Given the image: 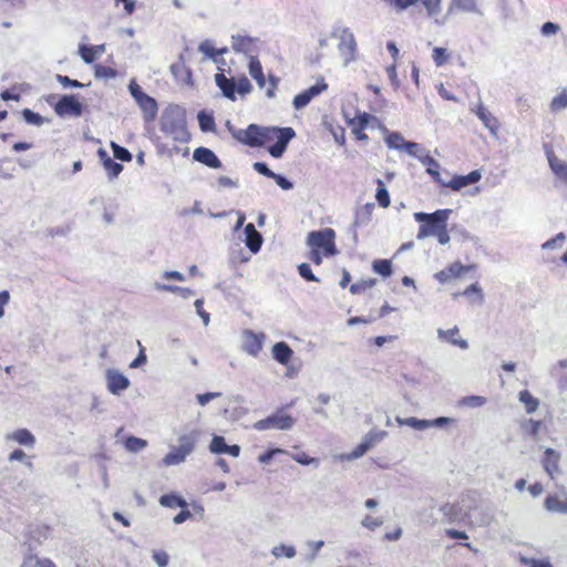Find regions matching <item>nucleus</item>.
<instances>
[{"label": "nucleus", "instance_id": "nucleus-35", "mask_svg": "<svg viewBox=\"0 0 567 567\" xmlns=\"http://www.w3.org/2000/svg\"><path fill=\"white\" fill-rule=\"evenodd\" d=\"M377 121V117L363 112L359 113L357 116H354L350 122V126H355L358 131L365 130L371 122Z\"/></svg>", "mask_w": 567, "mask_h": 567}, {"label": "nucleus", "instance_id": "nucleus-51", "mask_svg": "<svg viewBox=\"0 0 567 567\" xmlns=\"http://www.w3.org/2000/svg\"><path fill=\"white\" fill-rule=\"evenodd\" d=\"M386 436L385 431H371L364 436L365 443H369V447H373L377 443L381 442Z\"/></svg>", "mask_w": 567, "mask_h": 567}, {"label": "nucleus", "instance_id": "nucleus-53", "mask_svg": "<svg viewBox=\"0 0 567 567\" xmlns=\"http://www.w3.org/2000/svg\"><path fill=\"white\" fill-rule=\"evenodd\" d=\"M374 285H375V279L358 281V282L352 284L350 286V292L353 293V295H358L361 291H363V290H365L368 288L373 287Z\"/></svg>", "mask_w": 567, "mask_h": 567}, {"label": "nucleus", "instance_id": "nucleus-2", "mask_svg": "<svg viewBox=\"0 0 567 567\" xmlns=\"http://www.w3.org/2000/svg\"><path fill=\"white\" fill-rule=\"evenodd\" d=\"M306 244L309 247L308 258L316 266H320L324 257H332L339 252L336 246V231L329 227L308 233Z\"/></svg>", "mask_w": 567, "mask_h": 567}, {"label": "nucleus", "instance_id": "nucleus-60", "mask_svg": "<svg viewBox=\"0 0 567 567\" xmlns=\"http://www.w3.org/2000/svg\"><path fill=\"white\" fill-rule=\"evenodd\" d=\"M486 402V399L484 396L480 395H470L465 396L462 400V403L468 406H481Z\"/></svg>", "mask_w": 567, "mask_h": 567}, {"label": "nucleus", "instance_id": "nucleus-21", "mask_svg": "<svg viewBox=\"0 0 567 567\" xmlns=\"http://www.w3.org/2000/svg\"><path fill=\"white\" fill-rule=\"evenodd\" d=\"M437 334H439V338L443 341H446L454 346H457L461 349L467 348V342L464 339L460 338V336H458L457 327H454V328L447 329V330L439 329Z\"/></svg>", "mask_w": 567, "mask_h": 567}, {"label": "nucleus", "instance_id": "nucleus-56", "mask_svg": "<svg viewBox=\"0 0 567 567\" xmlns=\"http://www.w3.org/2000/svg\"><path fill=\"white\" fill-rule=\"evenodd\" d=\"M362 526L370 530H374L383 524V520L380 517H373L371 515H365L361 522Z\"/></svg>", "mask_w": 567, "mask_h": 567}, {"label": "nucleus", "instance_id": "nucleus-27", "mask_svg": "<svg viewBox=\"0 0 567 567\" xmlns=\"http://www.w3.org/2000/svg\"><path fill=\"white\" fill-rule=\"evenodd\" d=\"M248 66L251 78L257 82L260 89H264L266 86V78L259 59L257 56H250Z\"/></svg>", "mask_w": 567, "mask_h": 567}, {"label": "nucleus", "instance_id": "nucleus-1", "mask_svg": "<svg viewBox=\"0 0 567 567\" xmlns=\"http://www.w3.org/2000/svg\"><path fill=\"white\" fill-rule=\"evenodd\" d=\"M451 213V209H437L432 214L415 213V220L421 223L416 238L434 236L441 245H446L450 241L447 220Z\"/></svg>", "mask_w": 567, "mask_h": 567}, {"label": "nucleus", "instance_id": "nucleus-18", "mask_svg": "<svg viewBox=\"0 0 567 567\" xmlns=\"http://www.w3.org/2000/svg\"><path fill=\"white\" fill-rule=\"evenodd\" d=\"M474 113L492 133H496L498 131L499 122L497 117H495L482 103L476 105Z\"/></svg>", "mask_w": 567, "mask_h": 567}, {"label": "nucleus", "instance_id": "nucleus-50", "mask_svg": "<svg viewBox=\"0 0 567 567\" xmlns=\"http://www.w3.org/2000/svg\"><path fill=\"white\" fill-rule=\"evenodd\" d=\"M22 116L27 123L38 125V126L42 125L44 122L43 117L39 113H35V112L31 111L30 109H24L22 111Z\"/></svg>", "mask_w": 567, "mask_h": 567}, {"label": "nucleus", "instance_id": "nucleus-43", "mask_svg": "<svg viewBox=\"0 0 567 567\" xmlns=\"http://www.w3.org/2000/svg\"><path fill=\"white\" fill-rule=\"evenodd\" d=\"M186 455L184 453H182L178 449H174L165 455L163 463L165 465H175L182 463Z\"/></svg>", "mask_w": 567, "mask_h": 567}, {"label": "nucleus", "instance_id": "nucleus-44", "mask_svg": "<svg viewBox=\"0 0 567 567\" xmlns=\"http://www.w3.org/2000/svg\"><path fill=\"white\" fill-rule=\"evenodd\" d=\"M113 155L116 159H120L122 162H131L132 161V154L130 151L123 146H120L118 144L112 142L111 144Z\"/></svg>", "mask_w": 567, "mask_h": 567}, {"label": "nucleus", "instance_id": "nucleus-12", "mask_svg": "<svg viewBox=\"0 0 567 567\" xmlns=\"http://www.w3.org/2000/svg\"><path fill=\"white\" fill-rule=\"evenodd\" d=\"M560 453L554 449H546L542 458V464L545 472L550 478H555L560 473L559 468Z\"/></svg>", "mask_w": 567, "mask_h": 567}, {"label": "nucleus", "instance_id": "nucleus-24", "mask_svg": "<svg viewBox=\"0 0 567 567\" xmlns=\"http://www.w3.org/2000/svg\"><path fill=\"white\" fill-rule=\"evenodd\" d=\"M164 131L167 132L174 141L181 143H187L190 138V134L188 133L184 123L172 124L169 126L165 124Z\"/></svg>", "mask_w": 567, "mask_h": 567}, {"label": "nucleus", "instance_id": "nucleus-17", "mask_svg": "<svg viewBox=\"0 0 567 567\" xmlns=\"http://www.w3.org/2000/svg\"><path fill=\"white\" fill-rule=\"evenodd\" d=\"M546 156L556 177L563 182H567V163L559 159L550 147L546 150Z\"/></svg>", "mask_w": 567, "mask_h": 567}, {"label": "nucleus", "instance_id": "nucleus-39", "mask_svg": "<svg viewBox=\"0 0 567 567\" xmlns=\"http://www.w3.org/2000/svg\"><path fill=\"white\" fill-rule=\"evenodd\" d=\"M35 561L34 567H56L55 564L49 558H38L35 555H28L21 567H29L32 561Z\"/></svg>", "mask_w": 567, "mask_h": 567}, {"label": "nucleus", "instance_id": "nucleus-52", "mask_svg": "<svg viewBox=\"0 0 567 567\" xmlns=\"http://www.w3.org/2000/svg\"><path fill=\"white\" fill-rule=\"evenodd\" d=\"M198 122H199L200 130L204 132H209V131L215 130V122H214L213 116H210V115L200 113L198 115Z\"/></svg>", "mask_w": 567, "mask_h": 567}, {"label": "nucleus", "instance_id": "nucleus-31", "mask_svg": "<svg viewBox=\"0 0 567 567\" xmlns=\"http://www.w3.org/2000/svg\"><path fill=\"white\" fill-rule=\"evenodd\" d=\"M518 399L525 405L527 413L535 412L539 406L538 399L534 398L528 390H522L518 393Z\"/></svg>", "mask_w": 567, "mask_h": 567}, {"label": "nucleus", "instance_id": "nucleus-4", "mask_svg": "<svg viewBox=\"0 0 567 567\" xmlns=\"http://www.w3.org/2000/svg\"><path fill=\"white\" fill-rule=\"evenodd\" d=\"M224 72V70H220V72L215 75V83L220 89L224 96L235 101L236 92L245 95L251 91L252 86L245 75L239 76L235 81L233 78H227Z\"/></svg>", "mask_w": 567, "mask_h": 567}, {"label": "nucleus", "instance_id": "nucleus-54", "mask_svg": "<svg viewBox=\"0 0 567 567\" xmlns=\"http://www.w3.org/2000/svg\"><path fill=\"white\" fill-rule=\"evenodd\" d=\"M286 451L282 450V449H279V447H276V449H270L264 453H261L259 456H258V462L260 464H268L270 463V461L272 460V457L277 454H285Z\"/></svg>", "mask_w": 567, "mask_h": 567}, {"label": "nucleus", "instance_id": "nucleus-48", "mask_svg": "<svg viewBox=\"0 0 567 567\" xmlns=\"http://www.w3.org/2000/svg\"><path fill=\"white\" fill-rule=\"evenodd\" d=\"M298 274L307 281L319 282V278L312 272L307 262H302L298 266Z\"/></svg>", "mask_w": 567, "mask_h": 567}, {"label": "nucleus", "instance_id": "nucleus-64", "mask_svg": "<svg viewBox=\"0 0 567 567\" xmlns=\"http://www.w3.org/2000/svg\"><path fill=\"white\" fill-rule=\"evenodd\" d=\"M153 559L159 567H166L168 564V555L164 550L154 551Z\"/></svg>", "mask_w": 567, "mask_h": 567}, {"label": "nucleus", "instance_id": "nucleus-13", "mask_svg": "<svg viewBox=\"0 0 567 567\" xmlns=\"http://www.w3.org/2000/svg\"><path fill=\"white\" fill-rule=\"evenodd\" d=\"M481 177L482 175L478 171H472L467 175H456L447 183L443 182L442 186L449 187L453 190H460L463 187L477 183Z\"/></svg>", "mask_w": 567, "mask_h": 567}, {"label": "nucleus", "instance_id": "nucleus-32", "mask_svg": "<svg viewBox=\"0 0 567 567\" xmlns=\"http://www.w3.org/2000/svg\"><path fill=\"white\" fill-rule=\"evenodd\" d=\"M104 47L97 45V47H89V45H81L80 47V55L83 59L85 63H92L96 59L97 54L103 53Z\"/></svg>", "mask_w": 567, "mask_h": 567}, {"label": "nucleus", "instance_id": "nucleus-15", "mask_svg": "<svg viewBox=\"0 0 567 567\" xmlns=\"http://www.w3.org/2000/svg\"><path fill=\"white\" fill-rule=\"evenodd\" d=\"M262 127L256 124H250L246 130L241 131L238 135V140L250 147L260 146Z\"/></svg>", "mask_w": 567, "mask_h": 567}, {"label": "nucleus", "instance_id": "nucleus-46", "mask_svg": "<svg viewBox=\"0 0 567 567\" xmlns=\"http://www.w3.org/2000/svg\"><path fill=\"white\" fill-rule=\"evenodd\" d=\"M540 426H542V422L533 420V419L526 420L522 424V427H523L524 432L526 434H528L529 436H533V437L538 435Z\"/></svg>", "mask_w": 567, "mask_h": 567}, {"label": "nucleus", "instance_id": "nucleus-22", "mask_svg": "<svg viewBox=\"0 0 567 567\" xmlns=\"http://www.w3.org/2000/svg\"><path fill=\"white\" fill-rule=\"evenodd\" d=\"M7 440H11L17 442L20 445H24L27 447H33L35 444L34 435L27 429H19L7 435Z\"/></svg>", "mask_w": 567, "mask_h": 567}, {"label": "nucleus", "instance_id": "nucleus-11", "mask_svg": "<svg viewBox=\"0 0 567 567\" xmlns=\"http://www.w3.org/2000/svg\"><path fill=\"white\" fill-rule=\"evenodd\" d=\"M106 383L107 390L112 394L118 395L121 392L126 390L130 386V380L118 371L114 369H109L106 371Z\"/></svg>", "mask_w": 567, "mask_h": 567}, {"label": "nucleus", "instance_id": "nucleus-10", "mask_svg": "<svg viewBox=\"0 0 567 567\" xmlns=\"http://www.w3.org/2000/svg\"><path fill=\"white\" fill-rule=\"evenodd\" d=\"M327 89L328 84L326 83L324 79H321L317 84L310 86L293 97L292 103L295 109L300 110L307 106L315 96L319 95Z\"/></svg>", "mask_w": 567, "mask_h": 567}, {"label": "nucleus", "instance_id": "nucleus-23", "mask_svg": "<svg viewBox=\"0 0 567 567\" xmlns=\"http://www.w3.org/2000/svg\"><path fill=\"white\" fill-rule=\"evenodd\" d=\"M246 245L252 252H257L262 244L261 235L256 230L252 224H248L245 228Z\"/></svg>", "mask_w": 567, "mask_h": 567}, {"label": "nucleus", "instance_id": "nucleus-47", "mask_svg": "<svg viewBox=\"0 0 567 567\" xmlns=\"http://www.w3.org/2000/svg\"><path fill=\"white\" fill-rule=\"evenodd\" d=\"M519 561L522 565L527 566V567H553L551 563L547 558L537 559V558H528V557L522 556L519 558Z\"/></svg>", "mask_w": 567, "mask_h": 567}, {"label": "nucleus", "instance_id": "nucleus-37", "mask_svg": "<svg viewBox=\"0 0 567 567\" xmlns=\"http://www.w3.org/2000/svg\"><path fill=\"white\" fill-rule=\"evenodd\" d=\"M396 422L400 425H409L415 430H424L431 425V421L419 420L416 417H406V419L396 417Z\"/></svg>", "mask_w": 567, "mask_h": 567}, {"label": "nucleus", "instance_id": "nucleus-25", "mask_svg": "<svg viewBox=\"0 0 567 567\" xmlns=\"http://www.w3.org/2000/svg\"><path fill=\"white\" fill-rule=\"evenodd\" d=\"M544 506L548 512L567 514V497L561 499L558 495H548Z\"/></svg>", "mask_w": 567, "mask_h": 567}, {"label": "nucleus", "instance_id": "nucleus-6", "mask_svg": "<svg viewBox=\"0 0 567 567\" xmlns=\"http://www.w3.org/2000/svg\"><path fill=\"white\" fill-rule=\"evenodd\" d=\"M295 424V419L289 414L281 412L271 414L266 419L259 420L254 424V429L258 431H266L270 429L288 430Z\"/></svg>", "mask_w": 567, "mask_h": 567}, {"label": "nucleus", "instance_id": "nucleus-7", "mask_svg": "<svg viewBox=\"0 0 567 567\" xmlns=\"http://www.w3.org/2000/svg\"><path fill=\"white\" fill-rule=\"evenodd\" d=\"M54 112L61 117L81 116L83 106L74 95H63L54 105Z\"/></svg>", "mask_w": 567, "mask_h": 567}, {"label": "nucleus", "instance_id": "nucleus-42", "mask_svg": "<svg viewBox=\"0 0 567 567\" xmlns=\"http://www.w3.org/2000/svg\"><path fill=\"white\" fill-rule=\"evenodd\" d=\"M566 107H567V90H563L557 96H555L551 100L550 110L553 112H558Z\"/></svg>", "mask_w": 567, "mask_h": 567}, {"label": "nucleus", "instance_id": "nucleus-19", "mask_svg": "<svg viewBox=\"0 0 567 567\" xmlns=\"http://www.w3.org/2000/svg\"><path fill=\"white\" fill-rule=\"evenodd\" d=\"M210 451L217 454H229L237 457L240 453V446L237 444L228 445L223 436H215L210 442Z\"/></svg>", "mask_w": 567, "mask_h": 567}, {"label": "nucleus", "instance_id": "nucleus-5", "mask_svg": "<svg viewBox=\"0 0 567 567\" xmlns=\"http://www.w3.org/2000/svg\"><path fill=\"white\" fill-rule=\"evenodd\" d=\"M128 90L136 104L142 110L144 118L146 121L154 120L158 111L155 99L143 92L142 87L134 80L130 82Z\"/></svg>", "mask_w": 567, "mask_h": 567}, {"label": "nucleus", "instance_id": "nucleus-58", "mask_svg": "<svg viewBox=\"0 0 567 567\" xmlns=\"http://www.w3.org/2000/svg\"><path fill=\"white\" fill-rule=\"evenodd\" d=\"M430 16L441 11V0H421Z\"/></svg>", "mask_w": 567, "mask_h": 567}, {"label": "nucleus", "instance_id": "nucleus-45", "mask_svg": "<svg viewBox=\"0 0 567 567\" xmlns=\"http://www.w3.org/2000/svg\"><path fill=\"white\" fill-rule=\"evenodd\" d=\"M147 445V442L136 436H128L125 440V447L131 452H138Z\"/></svg>", "mask_w": 567, "mask_h": 567}, {"label": "nucleus", "instance_id": "nucleus-36", "mask_svg": "<svg viewBox=\"0 0 567 567\" xmlns=\"http://www.w3.org/2000/svg\"><path fill=\"white\" fill-rule=\"evenodd\" d=\"M372 269L382 277H390L392 275V262L389 259H377L372 262Z\"/></svg>", "mask_w": 567, "mask_h": 567}, {"label": "nucleus", "instance_id": "nucleus-40", "mask_svg": "<svg viewBox=\"0 0 567 567\" xmlns=\"http://www.w3.org/2000/svg\"><path fill=\"white\" fill-rule=\"evenodd\" d=\"M179 445H178V450L184 453L186 456L192 453V451L194 450L195 447V442H196V439L194 435L192 434H186V435H183L179 437Z\"/></svg>", "mask_w": 567, "mask_h": 567}, {"label": "nucleus", "instance_id": "nucleus-26", "mask_svg": "<svg viewBox=\"0 0 567 567\" xmlns=\"http://www.w3.org/2000/svg\"><path fill=\"white\" fill-rule=\"evenodd\" d=\"M255 40L248 35L237 34L231 37V48L236 52L248 53L252 50Z\"/></svg>", "mask_w": 567, "mask_h": 567}, {"label": "nucleus", "instance_id": "nucleus-14", "mask_svg": "<svg viewBox=\"0 0 567 567\" xmlns=\"http://www.w3.org/2000/svg\"><path fill=\"white\" fill-rule=\"evenodd\" d=\"M193 158L210 168H219L221 162L216 154L207 147H197L193 153Z\"/></svg>", "mask_w": 567, "mask_h": 567}, {"label": "nucleus", "instance_id": "nucleus-29", "mask_svg": "<svg viewBox=\"0 0 567 567\" xmlns=\"http://www.w3.org/2000/svg\"><path fill=\"white\" fill-rule=\"evenodd\" d=\"M340 50L347 53L348 59L352 60L357 50L355 39L352 33L343 32L341 35V42L339 45Z\"/></svg>", "mask_w": 567, "mask_h": 567}, {"label": "nucleus", "instance_id": "nucleus-30", "mask_svg": "<svg viewBox=\"0 0 567 567\" xmlns=\"http://www.w3.org/2000/svg\"><path fill=\"white\" fill-rule=\"evenodd\" d=\"M198 50L204 53L207 58L213 59L215 62H218L217 55L224 54L227 52V48L215 49L213 42L210 40L203 41Z\"/></svg>", "mask_w": 567, "mask_h": 567}, {"label": "nucleus", "instance_id": "nucleus-28", "mask_svg": "<svg viewBox=\"0 0 567 567\" xmlns=\"http://www.w3.org/2000/svg\"><path fill=\"white\" fill-rule=\"evenodd\" d=\"M99 154L101 156V159L103 162V166L109 175L110 178L117 177L121 172L123 171V165L120 163H116L111 157L107 156V153L103 150L99 151Z\"/></svg>", "mask_w": 567, "mask_h": 567}, {"label": "nucleus", "instance_id": "nucleus-20", "mask_svg": "<svg viewBox=\"0 0 567 567\" xmlns=\"http://www.w3.org/2000/svg\"><path fill=\"white\" fill-rule=\"evenodd\" d=\"M291 348L284 341L277 342L272 347V357L280 364H288L292 358Z\"/></svg>", "mask_w": 567, "mask_h": 567}, {"label": "nucleus", "instance_id": "nucleus-3", "mask_svg": "<svg viewBox=\"0 0 567 567\" xmlns=\"http://www.w3.org/2000/svg\"><path fill=\"white\" fill-rule=\"evenodd\" d=\"M293 136L295 131L291 127H262L260 146L270 144L268 147L269 154L275 158H279Z\"/></svg>", "mask_w": 567, "mask_h": 567}, {"label": "nucleus", "instance_id": "nucleus-33", "mask_svg": "<svg viewBox=\"0 0 567 567\" xmlns=\"http://www.w3.org/2000/svg\"><path fill=\"white\" fill-rule=\"evenodd\" d=\"M377 185H378L377 193H375L377 202L382 208H388L391 204V198H390V194L384 185V182L382 179L378 178Z\"/></svg>", "mask_w": 567, "mask_h": 567}, {"label": "nucleus", "instance_id": "nucleus-59", "mask_svg": "<svg viewBox=\"0 0 567 567\" xmlns=\"http://www.w3.org/2000/svg\"><path fill=\"white\" fill-rule=\"evenodd\" d=\"M370 450L369 443L364 440L361 441L350 453V458H359Z\"/></svg>", "mask_w": 567, "mask_h": 567}, {"label": "nucleus", "instance_id": "nucleus-41", "mask_svg": "<svg viewBox=\"0 0 567 567\" xmlns=\"http://www.w3.org/2000/svg\"><path fill=\"white\" fill-rule=\"evenodd\" d=\"M441 512L443 513L446 522L453 523L460 515V507L455 504H445L441 507Z\"/></svg>", "mask_w": 567, "mask_h": 567}, {"label": "nucleus", "instance_id": "nucleus-16", "mask_svg": "<svg viewBox=\"0 0 567 567\" xmlns=\"http://www.w3.org/2000/svg\"><path fill=\"white\" fill-rule=\"evenodd\" d=\"M171 72L176 82L183 85H193L192 71L183 60L172 64Z\"/></svg>", "mask_w": 567, "mask_h": 567}, {"label": "nucleus", "instance_id": "nucleus-9", "mask_svg": "<svg viewBox=\"0 0 567 567\" xmlns=\"http://www.w3.org/2000/svg\"><path fill=\"white\" fill-rule=\"evenodd\" d=\"M243 349L245 352L252 357H257L262 350L264 342L266 339L265 333L254 332L251 330H245L243 333Z\"/></svg>", "mask_w": 567, "mask_h": 567}, {"label": "nucleus", "instance_id": "nucleus-34", "mask_svg": "<svg viewBox=\"0 0 567 567\" xmlns=\"http://www.w3.org/2000/svg\"><path fill=\"white\" fill-rule=\"evenodd\" d=\"M159 504L164 507H169V508H174V507L186 508L187 507L186 501L175 494L162 495L159 498Z\"/></svg>", "mask_w": 567, "mask_h": 567}, {"label": "nucleus", "instance_id": "nucleus-63", "mask_svg": "<svg viewBox=\"0 0 567 567\" xmlns=\"http://www.w3.org/2000/svg\"><path fill=\"white\" fill-rule=\"evenodd\" d=\"M56 81L65 87L66 86H70V87H82L83 86V84L81 82H79L78 80H72L66 75L58 74Z\"/></svg>", "mask_w": 567, "mask_h": 567}, {"label": "nucleus", "instance_id": "nucleus-49", "mask_svg": "<svg viewBox=\"0 0 567 567\" xmlns=\"http://www.w3.org/2000/svg\"><path fill=\"white\" fill-rule=\"evenodd\" d=\"M449 53L446 51V49L444 48H434L433 49V52H432V58H433V61L434 63L437 65V66H442L444 65L447 60H449Z\"/></svg>", "mask_w": 567, "mask_h": 567}, {"label": "nucleus", "instance_id": "nucleus-57", "mask_svg": "<svg viewBox=\"0 0 567 567\" xmlns=\"http://www.w3.org/2000/svg\"><path fill=\"white\" fill-rule=\"evenodd\" d=\"M452 2L460 10L467 12L476 11L475 0H452Z\"/></svg>", "mask_w": 567, "mask_h": 567}, {"label": "nucleus", "instance_id": "nucleus-55", "mask_svg": "<svg viewBox=\"0 0 567 567\" xmlns=\"http://www.w3.org/2000/svg\"><path fill=\"white\" fill-rule=\"evenodd\" d=\"M272 554L276 557L286 556L287 558H292L296 555V549L292 546L280 545L274 548Z\"/></svg>", "mask_w": 567, "mask_h": 567}, {"label": "nucleus", "instance_id": "nucleus-38", "mask_svg": "<svg viewBox=\"0 0 567 567\" xmlns=\"http://www.w3.org/2000/svg\"><path fill=\"white\" fill-rule=\"evenodd\" d=\"M385 143L390 148L402 150L406 141L401 133L392 132L386 135Z\"/></svg>", "mask_w": 567, "mask_h": 567}, {"label": "nucleus", "instance_id": "nucleus-8", "mask_svg": "<svg viewBox=\"0 0 567 567\" xmlns=\"http://www.w3.org/2000/svg\"><path fill=\"white\" fill-rule=\"evenodd\" d=\"M474 268H475V265L464 266L461 264V261H454V262L450 264L447 267H445L444 269L437 271L434 275V278L440 284H446L453 279L460 278L462 275H464L465 272H467L470 270H473Z\"/></svg>", "mask_w": 567, "mask_h": 567}, {"label": "nucleus", "instance_id": "nucleus-62", "mask_svg": "<svg viewBox=\"0 0 567 567\" xmlns=\"http://www.w3.org/2000/svg\"><path fill=\"white\" fill-rule=\"evenodd\" d=\"M221 394L219 392H206V393H200V394H197L196 395V399H197V402L204 406L206 405L208 402H210L212 400L216 399V398H219Z\"/></svg>", "mask_w": 567, "mask_h": 567}, {"label": "nucleus", "instance_id": "nucleus-61", "mask_svg": "<svg viewBox=\"0 0 567 567\" xmlns=\"http://www.w3.org/2000/svg\"><path fill=\"white\" fill-rule=\"evenodd\" d=\"M565 235L564 233H559L557 234L554 238L547 240L546 243L543 244V248L544 249H551L554 247H556L557 245L558 246H561L563 243L565 241Z\"/></svg>", "mask_w": 567, "mask_h": 567}]
</instances>
